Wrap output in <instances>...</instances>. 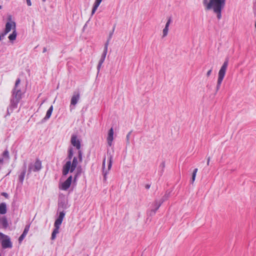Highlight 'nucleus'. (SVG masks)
I'll return each mask as SVG.
<instances>
[{
  "label": "nucleus",
  "mask_w": 256,
  "mask_h": 256,
  "mask_svg": "<svg viewBox=\"0 0 256 256\" xmlns=\"http://www.w3.org/2000/svg\"><path fill=\"white\" fill-rule=\"evenodd\" d=\"M226 0H203L202 4L206 10H212L218 20L222 18V10L225 6Z\"/></svg>",
  "instance_id": "obj_1"
},
{
  "label": "nucleus",
  "mask_w": 256,
  "mask_h": 256,
  "mask_svg": "<svg viewBox=\"0 0 256 256\" xmlns=\"http://www.w3.org/2000/svg\"><path fill=\"white\" fill-rule=\"evenodd\" d=\"M22 92L20 89L14 88L12 91V96L10 99V108L8 109V114L9 110L12 111L14 109L18 107V104L22 98Z\"/></svg>",
  "instance_id": "obj_2"
},
{
  "label": "nucleus",
  "mask_w": 256,
  "mask_h": 256,
  "mask_svg": "<svg viewBox=\"0 0 256 256\" xmlns=\"http://www.w3.org/2000/svg\"><path fill=\"white\" fill-rule=\"evenodd\" d=\"M78 156H74L72 162L68 160L62 167V173L63 176H66L68 172H72L77 167Z\"/></svg>",
  "instance_id": "obj_3"
},
{
  "label": "nucleus",
  "mask_w": 256,
  "mask_h": 256,
  "mask_svg": "<svg viewBox=\"0 0 256 256\" xmlns=\"http://www.w3.org/2000/svg\"><path fill=\"white\" fill-rule=\"evenodd\" d=\"M228 58H226L224 64H222V67L220 68L218 73V78L217 81V85H216V90H218L220 88L221 84L224 78L226 71L228 68Z\"/></svg>",
  "instance_id": "obj_4"
},
{
  "label": "nucleus",
  "mask_w": 256,
  "mask_h": 256,
  "mask_svg": "<svg viewBox=\"0 0 256 256\" xmlns=\"http://www.w3.org/2000/svg\"><path fill=\"white\" fill-rule=\"evenodd\" d=\"M70 143L72 145L78 150V160L82 162V152L80 150L81 148V140L78 138L76 134H72L71 136Z\"/></svg>",
  "instance_id": "obj_5"
},
{
  "label": "nucleus",
  "mask_w": 256,
  "mask_h": 256,
  "mask_svg": "<svg viewBox=\"0 0 256 256\" xmlns=\"http://www.w3.org/2000/svg\"><path fill=\"white\" fill-rule=\"evenodd\" d=\"M0 240H1L2 246L3 248H11L12 247L10 238L2 232H0Z\"/></svg>",
  "instance_id": "obj_6"
},
{
  "label": "nucleus",
  "mask_w": 256,
  "mask_h": 256,
  "mask_svg": "<svg viewBox=\"0 0 256 256\" xmlns=\"http://www.w3.org/2000/svg\"><path fill=\"white\" fill-rule=\"evenodd\" d=\"M108 170H105V166H106V158H104L102 161V173L104 175V180L106 181V176L108 174V171L110 170L112 166V156L110 153L108 154Z\"/></svg>",
  "instance_id": "obj_7"
},
{
  "label": "nucleus",
  "mask_w": 256,
  "mask_h": 256,
  "mask_svg": "<svg viewBox=\"0 0 256 256\" xmlns=\"http://www.w3.org/2000/svg\"><path fill=\"white\" fill-rule=\"evenodd\" d=\"M42 168V162L38 158H36L34 163H30L28 168V172H36L40 171Z\"/></svg>",
  "instance_id": "obj_8"
},
{
  "label": "nucleus",
  "mask_w": 256,
  "mask_h": 256,
  "mask_svg": "<svg viewBox=\"0 0 256 256\" xmlns=\"http://www.w3.org/2000/svg\"><path fill=\"white\" fill-rule=\"evenodd\" d=\"M169 194H166L163 196L162 200L160 201L156 200L154 203V208L152 209L150 213V215L154 214L156 211L159 208L162 204L165 201L169 196Z\"/></svg>",
  "instance_id": "obj_9"
},
{
  "label": "nucleus",
  "mask_w": 256,
  "mask_h": 256,
  "mask_svg": "<svg viewBox=\"0 0 256 256\" xmlns=\"http://www.w3.org/2000/svg\"><path fill=\"white\" fill-rule=\"evenodd\" d=\"M108 43L105 44L103 52L102 54V55L101 58L99 60L98 65L97 66V70H98V72H100L101 66L105 60L106 56V54L108 52Z\"/></svg>",
  "instance_id": "obj_10"
},
{
  "label": "nucleus",
  "mask_w": 256,
  "mask_h": 256,
  "mask_svg": "<svg viewBox=\"0 0 256 256\" xmlns=\"http://www.w3.org/2000/svg\"><path fill=\"white\" fill-rule=\"evenodd\" d=\"M72 179V176H70L64 182L59 186L60 189L64 190H67L70 186Z\"/></svg>",
  "instance_id": "obj_11"
},
{
  "label": "nucleus",
  "mask_w": 256,
  "mask_h": 256,
  "mask_svg": "<svg viewBox=\"0 0 256 256\" xmlns=\"http://www.w3.org/2000/svg\"><path fill=\"white\" fill-rule=\"evenodd\" d=\"M80 98V94L78 92H74L70 100V108L72 107V106H75L78 103V101Z\"/></svg>",
  "instance_id": "obj_12"
},
{
  "label": "nucleus",
  "mask_w": 256,
  "mask_h": 256,
  "mask_svg": "<svg viewBox=\"0 0 256 256\" xmlns=\"http://www.w3.org/2000/svg\"><path fill=\"white\" fill-rule=\"evenodd\" d=\"M58 210H64L68 208L66 200L64 199L60 200L58 204Z\"/></svg>",
  "instance_id": "obj_13"
},
{
  "label": "nucleus",
  "mask_w": 256,
  "mask_h": 256,
  "mask_svg": "<svg viewBox=\"0 0 256 256\" xmlns=\"http://www.w3.org/2000/svg\"><path fill=\"white\" fill-rule=\"evenodd\" d=\"M114 140V130L112 128H111L108 133L107 137V142L108 146H110L112 145V141Z\"/></svg>",
  "instance_id": "obj_14"
},
{
  "label": "nucleus",
  "mask_w": 256,
  "mask_h": 256,
  "mask_svg": "<svg viewBox=\"0 0 256 256\" xmlns=\"http://www.w3.org/2000/svg\"><path fill=\"white\" fill-rule=\"evenodd\" d=\"M30 225H26L22 234L18 238L19 243L22 242L24 238L28 234V232L30 230Z\"/></svg>",
  "instance_id": "obj_15"
},
{
  "label": "nucleus",
  "mask_w": 256,
  "mask_h": 256,
  "mask_svg": "<svg viewBox=\"0 0 256 256\" xmlns=\"http://www.w3.org/2000/svg\"><path fill=\"white\" fill-rule=\"evenodd\" d=\"M60 214L58 218L56 220L54 224H62L63 218L65 216L66 212L64 210H59Z\"/></svg>",
  "instance_id": "obj_16"
},
{
  "label": "nucleus",
  "mask_w": 256,
  "mask_h": 256,
  "mask_svg": "<svg viewBox=\"0 0 256 256\" xmlns=\"http://www.w3.org/2000/svg\"><path fill=\"white\" fill-rule=\"evenodd\" d=\"M52 111H53V106H51L49 108L48 110H47L46 116L42 118V122H45L46 121L48 120L50 118V117L52 115Z\"/></svg>",
  "instance_id": "obj_17"
},
{
  "label": "nucleus",
  "mask_w": 256,
  "mask_h": 256,
  "mask_svg": "<svg viewBox=\"0 0 256 256\" xmlns=\"http://www.w3.org/2000/svg\"><path fill=\"white\" fill-rule=\"evenodd\" d=\"M26 173V165L24 164L23 170L21 172L20 174L18 176V180L21 184H22L24 182Z\"/></svg>",
  "instance_id": "obj_18"
},
{
  "label": "nucleus",
  "mask_w": 256,
  "mask_h": 256,
  "mask_svg": "<svg viewBox=\"0 0 256 256\" xmlns=\"http://www.w3.org/2000/svg\"><path fill=\"white\" fill-rule=\"evenodd\" d=\"M60 226V225H54L55 228H54V230H53V232L52 234V236H51L52 240H55L56 238V234L59 233Z\"/></svg>",
  "instance_id": "obj_19"
},
{
  "label": "nucleus",
  "mask_w": 256,
  "mask_h": 256,
  "mask_svg": "<svg viewBox=\"0 0 256 256\" xmlns=\"http://www.w3.org/2000/svg\"><path fill=\"white\" fill-rule=\"evenodd\" d=\"M12 23L14 24V30L12 32V34H10V36H8V38H9V40L10 41H13V40H15L16 39V36H17V33H16V24H15V23L14 22H13Z\"/></svg>",
  "instance_id": "obj_20"
},
{
  "label": "nucleus",
  "mask_w": 256,
  "mask_h": 256,
  "mask_svg": "<svg viewBox=\"0 0 256 256\" xmlns=\"http://www.w3.org/2000/svg\"><path fill=\"white\" fill-rule=\"evenodd\" d=\"M102 0H96L93 6V8L92 9V14H93L96 12V10H97L100 4L102 1Z\"/></svg>",
  "instance_id": "obj_21"
},
{
  "label": "nucleus",
  "mask_w": 256,
  "mask_h": 256,
  "mask_svg": "<svg viewBox=\"0 0 256 256\" xmlns=\"http://www.w3.org/2000/svg\"><path fill=\"white\" fill-rule=\"evenodd\" d=\"M6 212V206L4 202L0 204V214H4Z\"/></svg>",
  "instance_id": "obj_22"
},
{
  "label": "nucleus",
  "mask_w": 256,
  "mask_h": 256,
  "mask_svg": "<svg viewBox=\"0 0 256 256\" xmlns=\"http://www.w3.org/2000/svg\"><path fill=\"white\" fill-rule=\"evenodd\" d=\"M12 28V23L10 22H7L6 25L5 34L9 32Z\"/></svg>",
  "instance_id": "obj_23"
},
{
  "label": "nucleus",
  "mask_w": 256,
  "mask_h": 256,
  "mask_svg": "<svg viewBox=\"0 0 256 256\" xmlns=\"http://www.w3.org/2000/svg\"><path fill=\"white\" fill-rule=\"evenodd\" d=\"M74 156V151L72 148H70L68 150V160H71Z\"/></svg>",
  "instance_id": "obj_24"
},
{
  "label": "nucleus",
  "mask_w": 256,
  "mask_h": 256,
  "mask_svg": "<svg viewBox=\"0 0 256 256\" xmlns=\"http://www.w3.org/2000/svg\"><path fill=\"white\" fill-rule=\"evenodd\" d=\"M82 172V168L80 166H78L77 168L76 174L74 176V181H76L78 178V177L80 174Z\"/></svg>",
  "instance_id": "obj_25"
},
{
  "label": "nucleus",
  "mask_w": 256,
  "mask_h": 256,
  "mask_svg": "<svg viewBox=\"0 0 256 256\" xmlns=\"http://www.w3.org/2000/svg\"><path fill=\"white\" fill-rule=\"evenodd\" d=\"M198 170L197 168H194L193 170L192 174V182H194L195 180V178H196V174L198 172Z\"/></svg>",
  "instance_id": "obj_26"
},
{
  "label": "nucleus",
  "mask_w": 256,
  "mask_h": 256,
  "mask_svg": "<svg viewBox=\"0 0 256 256\" xmlns=\"http://www.w3.org/2000/svg\"><path fill=\"white\" fill-rule=\"evenodd\" d=\"M198 170L197 168H194L193 170L192 174V182H194L195 180V178H196V174L198 172Z\"/></svg>",
  "instance_id": "obj_27"
},
{
  "label": "nucleus",
  "mask_w": 256,
  "mask_h": 256,
  "mask_svg": "<svg viewBox=\"0 0 256 256\" xmlns=\"http://www.w3.org/2000/svg\"><path fill=\"white\" fill-rule=\"evenodd\" d=\"M114 28H115V26L113 28L112 31V32H110L109 34L108 38L106 42V44L108 43V45L110 41V40L112 36L114 30Z\"/></svg>",
  "instance_id": "obj_28"
},
{
  "label": "nucleus",
  "mask_w": 256,
  "mask_h": 256,
  "mask_svg": "<svg viewBox=\"0 0 256 256\" xmlns=\"http://www.w3.org/2000/svg\"><path fill=\"white\" fill-rule=\"evenodd\" d=\"M168 31V28L164 27L162 30V36L165 37L167 36Z\"/></svg>",
  "instance_id": "obj_29"
},
{
  "label": "nucleus",
  "mask_w": 256,
  "mask_h": 256,
  "mask_svg": "<svg viewBox=\"0 0 256 256\" xmlns=\"http://www.w3.org/2000/svg\"><path fill=\"white\" fill-rule=\"evenodd\" d=\"M2 156H4V157H5L6 158H9V152H8V151L7 150H5L3 154H2Z\"/></svg>",
  "instance_id": "obj_30"
},
{
  "label": "nucleus",
  "mask_w": 256,
  "mask_h": 256,
  "mask_svg": "<svg viewBox=\"0 0 256 256\" xmlns=\"http://www.w3.org/2000/svg\"><path fill=\"white\" fill-rule=\"evenodd\" d=\"M20 79L17 78V80L16 81L14 88H18V86L20 84Z\"/></svg>",
  "instance_id": "obj_31"
},
{
  "label": "nucleus",
  "mask_w": 256,
  "mask_h": 256,
  "mask_svg": "<svg viewBox=\"0 0 256 256\" xmlns=\"http://www.w3.org/2000/svg\"><path fill=\"white\" fill-rule=\"evenodd\" d=\"M171 22H172L171 18H170L168 19V21H167V22H166V24L165 26H166V27H167V28H168V27H169V26H170V23H171Z\"/></svg>",
  "instance_id": "obj_32"
},
{
  "label": "nucleus",
  "mask_w": 256,
  "mask_h": 256,
  "mask_svg": "<svg viewBox=\"0 0 256 256\" xmlns=\"http://www.w3.org/2000/svg\"><path fill=\"white\" fill-rule=\"evenodd\" d=\"M132 134V131L130 132L126 135V140L128 141V142H129V138Z\"/></svg>",
  "instance_id": "obj_33"
},
{
  "label": "nucleus",
  "mask_w": 256,
  "mask_h": 256,
  "mask_svg": "<svg viewBox=\"0 0 256 256\" xmlns=\"http://www.w3.org/2000/svg\"><path fill=\"white\" fill-rule=\"evenodd\" d=\"M1 194H2V196H4L6 198H8V194L6 192H2Z\"/></svg>",
  "instance_id": "obj_34"
},
{
  "label": "nucleus",
  "mask_w": 256,
  "mask_h": 256,
  "mask_svg": "<svg viewBox=\"0 0 256 256\" xmlns=\"http://www.w3.org/2000/svg\"><path fill=\"white\" fill-rule=\"evenodd\" d=\"M160 168H162L163 170V169L164 168V166H165V163H164V162H162L160 164Z\"/></svg>",
  "instance_id": "obj_35"
},
{
  "label": "nucleus",
  "mask_w": 256,
  "mask_h": 256,
  "mask_svg": "<svg viewBox=\"0 0 256 256\" xmlns=\"http://www.w3.org/2000/svg\"><path fill=\"white\" fill-rule=\"evenodd\" d=\"M212 68L210 69L206 73V76H209L211 74H212Z\"/></svg>",
  "instance_id": "obj_36"
},
{
  "label": "nucleus",
  "mask_w": 256,
  "mask_h": 256,
  "mask_svg": "<svg viewBox=\"0 0 256 256\" xmlns=\"http://www.w3.org/2000/svg\"><path fill=\"white\" fill-rule=\"evenodd\" d=\"M26 4H27L28 6H32V2H31L30 0H26Z\"/></svg>",
  "instance_id": "obj_37"
},
{
  "label": "nucleus",
  "mask_w": 256,
  "mask_h": 256,
  "mask_svg": "<svg viewBox=\"0 0 256 256\" xmlns=\"http://www.w3.org/2000/svg\"><path fill=\"white\" fill-rule=\"evenodd\" d=\"M150 187V184H146V186H145V188H146V189H149Z\"/></svg>",
  "instance_id": "obj_38"
},
{
  "label": "nucleus",
  "mask_w": 256,
  "mask_h": 256,
  "mask_svg": "<svg viewBox=\"0 0 256 256\" xmlns=\"http://www.w3.org/2000/svg\"><path fill=\"white\" fill-rule=\"evenodd\" d=\"M46 52V48H44L42 52Z\"/></svg>",
  "instance_id": "obj_39"
},
{
  "label": "nucleus",
  "mask_w": 256,
  "mask_h": 256,
  "mask_svg": "<svg viewBox=\"0 0 256 256\" xmlns=\"http://www.w3.org/2000/svg\"><path fill=\"white\" fill-rule=\"evenodd\" d=\"M2 224H7V222H6V220H4L2 222Z\"/></svg>",
  "instance_id": "obj_40"
},
{
  "label": "nucleus",
  "mask_w": 256,
  "mask_h": 256,
  "mask_svg": "<svg viewBox=\"0 0 256 256\" xmlns=\"http://www.w3.org/2000/svg\"><path fill=\"white\" fill-rule=\"evenodd\" d=\"M210 160V158H208V162H207V164L208 165L209 164Z\"/></svg>",
  "instance_id": "obj_41"
},
{
  "label": "nucleus",
  "mask_w": 256,
  "mask_h": 256,
  "mask_svg": "<svg viewBox=\"0 0 256 256\" xmlns=\"http://www.w3.org/2000/svg\"><path fill=\"white\" fill-rule=\"evenodd\" d=\"M254 4L255 6H256V0H254Z\"/></svg>",
  "instance_id": "obj_42"
},
{
  "label": "nucleus",
  "mask_w": 256,
  "mask_h": 256,
  "mask_svg": "<svg viewBox=\"0 0 256 256\" xmlns=\"http://www.w3.org/2000/svg\"><path fill=\"white\" fill-rule=\"evenodd\" d=\"M3 162V158H0V164L2 163Z\"/></svg>",
  "instance_id": "obj_43"
},
{
  "label": "nucleus",
  "mask_w": 256,
  "mask_h": 256,
  "mask_svg": "<svg viewBox=\"0 0 256 256\" xmlns=\"http://www.w3.org/2000/svg\"><path fill=\"white\" fill-rule=\"evenodd\" d=\"M2 8V6H0V10Z\"/></svg>",
  "instance_id": "obj_44"
},
{
  "label": "nucleus",
  "mask_w": 256,
  "mask_h": 256,
  "mask_svg": "<svg viewBox=\"0 0 256 256\" xmlns=\"http://www.w3.org/2000/svg\"><path fill=\"white\" fill-rule=\"evenodd\" d=\"M4 226H5V227L6 228L8 225L5 224V225H4Z\"/></svg>",
  "instance_id": "obj_45"
},
{
  "label": "nucleus",
  "mask_w": 256,
  "mask_h": 256,
  "mask_svg": "<svg viewBox=\"0 0 256 256\" xmlns=\"http://www.w3.org/2000/svg\"><path fill=\"white\" fill-rule=\"evenodd\" d=\"M42 2H45L46 0H42Z\"/></svg>",
  "instance_id": "obj_46"
},
{
  "label": "nucleus",
  "mask_w": 256,
  "mask_h": 256,
  "mask_svg": "<svg viewBox=\"0 0 256 256\" xmlns=\"http://www.w3.org/2000/svg\"><path fill=\"white\" fill-rule=\"evenodd\" d=\"M0 256H2V254H1V253H0Z\"/></svg>",
  "instance_id": "obj_47"
},
{
  "label": "nucleus",
  "mask_w": 256,
  "mask_h": 256,
  "mask_svg": "<svg viewBox=\"0 0 256 256\" xmlns=\"http://www.w3.org/2000/svg\"><path fill=\"white\" fill-rule=\"evenodd\" d=\"M1 39H2V38H0V40H1Z\"/></svg>",
  "instance_id": "obj_48"
},
{
  "label": "nucleus",
  "mask_w": 256,
  "mask_h": 256,
  "mask_svg": "<svg viewBox=\"0 0 256 256\" xmlns=\"http://www.w3.org/2000/svg\"><path fill=\"white\" fill-rule=\"evenodd\" d=\"M0 38H2V37H1V36L0 35Z\"/></svg>",
  "instance_id": "obj_49"
}]
</instances>
